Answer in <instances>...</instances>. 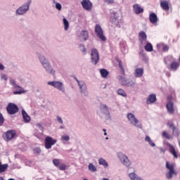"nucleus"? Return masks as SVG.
<instances>
[{"mask_svg":"<svg viewBox=\"0 0 180 180\" xmlns=\"http://www.w3.org/2000/svg\"><path fill=\"white\" fill-rule=\"evenodd\" d=\"M166 168L169 169V172L166 174L167 179H172L174 175H178V172L175 170V164L166 162Z\"/></svg>","mask_w":180,"mask_h":180,"instance_id":"nucleus-1","label":"nucleus"},{"mask_svg":"<svg viewBox=\"0 0 180 180\" xmlns=\"http://www.w3.org/2000/svg\"><path fill=\"white\" fill-rule=\"evenodd\" d=\"M39 60L47 72H49L50 74H54V72H56V71L53 70V68L50 66L49 60H47L44 56H40Z\"/></svg>","mask_w":180,"mask_h":180,"instance_id":"nucleus-2","label":"nucleus"},{"mask_svg":"<svg viewBox=\"0 0 180 180\" xmlns=\"http://www.w3.org/2000/svg\"><path fill=\"white\" fill-rule=\"evenodd\" d=\"M57 143V139H53L50 136H46L44 139V146L46 150H50L54 144Z\"/></svg>","mask_w":180,"mask_h":180,"instance_id":"nucleus-3","label":"nucleus"},{"mask_svg":"<svg viewBox=\"0 0 180 180\" xmlns=\"http://www.w3.org/2000/svg\"><path fill=\"white\" fill-rule=\"evenodd\" d=\"M117 79L120 81L122 85H124L126 86H134L136 85V80H129L126 77L121 75L117 77Z\"/></svg>","mask_w":180,"mask_h":180,"instance_id":"nucleus-4","label":"nucleus"},{"mask_svg":"<svg viewBox=\"0 0 180 180\" xmlns=\"http://www.w3.org/2000/svg\"><path fill=\"white\" fill-rule=\"evenodd\" d=\"M127 119L131 122V124H134V126H136V127H139V129H141L143 127V124L136 118L134 116V114L133 113H128L127 114Z\"/></svg>","mask_w":180,"mask_h":180,"instance_id":"nucleus-5","label":"nucleus"},{"mask_svg":"<svg viewBox=\"0 0 180 180\" xmlns=\"http://www.w3.org/2000/svg\"><path fill=\"white\" fill-rule=\"evenodd\" d=\"M95 33L97 37L100 39V40H101L102 41H106V37H105V35L103 34V30H102V27H101V25H96Z\"/></svg>","mask_w":180,"mask_h":180,"instance_id":"nucleus-6","label":"nucleus"},{"mask_svg":"<svg viewBox=\"0 0 180 180\" xmlns=\"http://www.w3.org/2000/svg\"><path fill=\"white\" fill-rule=\"evenodd\" d=\"M15 137H16V131L15 129L8 130L3 134V139L5 141H11Z\"/></svg>","mask_w":180,"mask_h":180,"instance_id":"nucleus-7","label":"nucleus"},{"mask_svg":"<svg viewBox=\"0 0 180 180\" xmlns=\"http://www.w3.org/2000/svg\"><path fill=\"white\" fill-rule=\"evenodd\" d=\"M6 110L8 115H15L19 112V108L13 103H9L6 107Z\"/></svg>","mask_w":180,"mask_h":180,"instance_id":"nucleus-8","label":"nucleus"},{"mask_svg":"<svg viewBox=\"0 0 180 180\" xmlns=\"http://www.w3.org/2000/svg\"><path fill=\"white\" fill-rule=\"evenodd\" d=\"M91 60L92 64L96 65L99 63V52L96 49H91Z\"/></svg>","mask_w":180,"mask_h":180,"instance_id":"nucleus-9","label":"nucleus"},{"mask_svg":"<svg viewBox=\"0 0 180 180\" xmlns=\"http://www.w3.org/2000/svg\"><path fill=\"white\" fill-rule=\"evenodd\" d=\"M10 84L15 88V89H19L18 91H13L14 95H20L21 94H25V92H26L23 88L16 84L15 79H10Z\"/></svg>","mask_w":180,"mask_h":180,"instance_id":"nucleus-10","label":"nucleus"},{"mask_svg":"<svg viewBox=\"0 0 180 180\" xmlns=\"http://www.w3.org/2000/svg\"><path fill=\"white\" fill-rule=\"evenodd\" d=\"M167 126L170 128L172 129V134L173 136H176V137H179V129L178 127H175V124L172 122H167Z\"/></svg>","mask_w":180,"mask_h":180,"instance_id":"nucleus-11","label":"nucleus"},{"mask_svg":"<svg viewBox=\"0 0 180 180\" xmlns=\"http://www.w3.org/2000/svg\"><path fill=\"white\" fill-rule=\"evenodd\" d=\"M81 4L82 6V8L85 9V11H91L93 5L91 1L83 0Z\"/></svg>","mask_w":180,"mask_h":180,"instance_id":"nucleus-12","label":"nucleus"},{"mask_svg":"<svg viewBox=\"0 0 180 180\" xmlns=\"http://www.w3.org/2000/svg\"><path fill=\"white\" fill-rule=\"evenodd\" d=\"M75 79L77 81L79 86L80 92L82 94H85L86 92V84H85V82H84V81H79L78 80V79L75 77Z\"/></svg>","mask_w":180,"mask_h":180,"instance_id":"nucleus-13","label":"nucleus"},{"mask_svg":"<svg viewBox=\"0 0 180 180\" xmlns=\"http://www.w3.org/2000/svg\"><path fill=\"white\" fill-rule=\"evenodd\" d=\"M29 5H30V3H28L26 6H22L20 7L16 11V13H18V15H24V13H26V12L29 11Z\"/></svg>","mask_w":180,"mask_h":180,"instance_id":"nucleus-14","label":"nucleus"},{"mask_svg":"<svg viewBox=\"0 0 180 180\" xmlns=\"http://www.w3.org/2000/svg\"><path fill=\"white\" fill-rule=\"evenodd\" d=\"M48 85H51V86H54L56 89L63 91V83L60 82H49Z\"/></svg>","mask_w":180,"mask_h":180,"instance_id":"nucleus-15","label":"nucleus"},{"mask_svg":"<svg viewBox=\"0 0 180 180\" xmlns=\"http://www.w3.org/2000/svg\"><path fill=\"white\" fill-rule=\"evenodd\" d=\"M149 20L152 25H157V22H158L157 14H155V13H151L149 15Z\"/></svg>","mask_w":180,"mask_h":180,"instance_id":"nucleus-16","label":"nucleus"},{"mask_svg":"<svg viewBox=\"0 0 180 180\" xmlns=\"http://www.w3.org/2000/svg\"><path fill=\"white\" fill-rule=\"evenodd\" d=\"M119 157H120V161H122L124 165H126L127 167H129V165H130V161L129 160V158H127V156L122 154H120Z\"/></svg>","mask_w":180,"mask_h":180,"instance_id":"nucleus-17","label":"nucleus"},{"mask_svg":"<svg viewBox=\"0 0 180 180\" xmlns=\"http://www.w3.org/2000/svg\"><path fill=\"white\" fill-rule=\"evenodd\" d=\"M133 11L136 15H140V13L144 12V9L139 4H134Z\"/></svg>","mask_w":180,"mask_h":180,"instance_id":"nucleus-18","label":"nucleus"},{"mask_svg":"<svg viewBox=\"0 0 180 180\" xmlns=\"http://www.w3.org/2000/svg\"><path fill=\"white\" fill-rule=\"evenodd\" d=\"M110 20L112 23L115 25V26H119V15L117 13H112V16L111 17Z\"/></svg>","mask_w":180,"mask_h":180,"instance_id":"nucleus-19","label":"nucleus"},{"mask_svg":"<svg viewBox=\"0 0 180 180\" xmlns=\"http://www.w3.org/2000/svg\"><path fill=\"white\" fill-rule=\"evenodd\" d=\"M160 8L163 11H165L166 12H168L169 11V1H160Z\"/></svg>","mask_w":180,"mask_h":180,"instance_id":"nucleus-20","label":"nucleus"},{"mask_svg":"<svg viewBox=\"0 0 180 180\" xmlns=\"http://www.w3.org/2000/svg\"><path fill=\"white\" fill-rule=\"evenodd\" d=\"M166 108L167 109V112L170 113V115H174L175 113V109L174 108V103L173 102H169L167 103Z\"/></svg>","mask_w":180,"mask_h":180,"instance_id":"nucleus-21","label":"nucleus"},{"mask_svg":"<svg viewBox=\"0 0 180 180\" xmlns=\"http://www.w3.org/2000/svg\"><path fill=\"white\" fill-rule=\"evenodd\" d=\"M155 101H157V96H155V94H150L147 98L146 103L148 105H150L151 103H154Z\"/></svg>","mask_w":180,"mask_h":180,"instance_id":"nucleus-22","label":"nucleus"},{"mask_svg":"<svg viewBox=\"0 0 180 180\" xmlns=\"http://www.w3.org/2000/svg\"><path fill=\"white\" fill-rule=\"evenodd\" d=\"M80 39H82V40H84V41H86V40H88L89 37V34L88 33V31L86 30H82L80 32V35H79Z\"/></svg>","mask_w":180,"mask_h":180,"instance_id":"nucleus-23","label":"nucleus"},{"mask_svg":"<svg viewBox=\"0 0 180 180\" xmlns=\"http://www.w3.org/2000/svg\"><path fill=\"white\" fill-rule=\"evenodd\" d=\"M144 74V69L143 68H136L134 72V76L136 78H140L143 77Z\"/></svg>","mask_w":180,"mask_h":180,"instance_id":"nucleus-24","label":"nucleus"},{"mask_svg":"<svg viewBox=\"0 0 180 180\" xmlns=\"http://www.w3.org/2000/svg\"><path fill=\"white\" fill-rule=\"evenodd\" d=\"M179 65H180L179 62L173 61L170 64V70H172V71H176V70H178V68H179Z\"/></svg>","mask_w":180,"mask_h":180,"instance_id":"nucleus-25","label":"nucleus"},{"mask_svg":"<svg viewBox=\"0 0 180 180\" xmlns=\"http://www.w3.org/2000/svg\"><path fill=\"white\" fill-rule=\"evenodd\" d=\"M22 115L24 122L25 123H29L30 122V117L27 115V112H26L25 110H22Z\"/></svg>","mask_w":180,"mask_h":180,"instance_id":"nucleus-26","label":"nucleus"},{"mask_svg":"<svg viewBox=\"0 0 180 180\" xmlns=\"http://www.w3.org/2000/svg\"><path fill=\"white\" fill-rule=\"evenodd\" d=\"M118 67L120 69L122 75H126V72L124 70V68H126V65L123 66V63L122 60H118Z\"/></svg>","mask_w":180,"mask_h":180,"instance_id":"nucleus-27","label":"nucleus"},{"mask_svg":"<svg viewBox=\"0 0 180 180\" xmlns=\"http://www.w3.org/2000/svg\"><path fill=\"white\" fill-rule=\"evenodd\" d=\"M169 147L170 148V153L172 154V155L174 157V158H178V153H176V150H175V148L172 144H169Z\"/></svg>","mask_w":180,"mask_h":180,"instance_id":"nucleus-28","label":"nucleus"},{"mask_svg":"<svg viewBox=\"0 0 180 180\" xmlns=\"http://www.w3.org/2000/svg\"><path fill=\"white\" fill-rule=\"evenodd\" d=\"M140 41H146L147 40V34H146L143 31H141L139 34Z\"/></svg>","mask_w":180,"mask_h":180,"instance_id":"nucleus-29","label":"nucleus"},{"mask_svg":"<svg viewBox=\"0 0 180 180\" xmlns=\"http://www.w3.org/2000/svg\"><path fill=\"white\" fill-rule=\"evenodd\" d=\"M98 164L100 165H103V167H104V168H108V167H109L108 162H106V160H105V159H103L102 158L98 160Z\"/></svg>","mask_w":180,"mask_h":180,"instance_id":"nucleus-30","label":"nucleus"},{"mask_svg":"<svg viewBox=\"0 0 180 180\" xmlns=\"http://www.w3.org/2000/svg\"><path fill=\"white\" fill-rule=\"evenodd\" d=\"M100 74L103 78H107L109 75V72L106 70V69H101Z\"/></svg>","mask_w":180,"mask_h":180,"instance_id":"nucleus-31","label":"nucleus"},{"mask_svg":"<svg viewBox=\"0 0 180 180\" xmlns=\"http://www.w3.org/2000/svg\"><path fill=\"white\" fill-rule=\"evenodd\" d=\"M144 49H145L146 51L151 52V51H153V44H151V43L148 42L145 46Z\"/></svg>","mask_w":180,"mask_h":180,"instance_id":"nucleus-32","label":"nucleus"},{"mask_svg":"<svg viewBox=\"0 0 180 180\" xmlns=\"http://www.w3.org/2000/svg\"><path fill=\"white\" fill-rule=\"evenodd\" d=\"M145 141H147V143H148L151 147H155V143L151 141V138H150V136H146L145 138Z\"/></svg>","mask_w":180,"mask_h":180,"instance_id":"nucleus-33","label":"nucleus"},{"mask_svg":"<svg viewBox=\"0 0 180 180\" xmlns=\"http://www.w3.org/2000/svg\"><path fill=\"white\" fill-rule=\"evenodd\" d=\"M8 164L0 165V174H2V172H5L6 169H8Z\"/></svg>","mask_w":180,"mask_h":180,"instance_id":"nucleus-34","label":"nucleus"},{"mask_svg":"<svg viewBox=\"0 0 180 180\" xmlns=\"http://www.w3.org/2000/svg\"><path fill=\"white\" fill-rule=\"evenodd\" d=\"M117 94H118V95H120L121 96H123L124 98L127 97V94H126V91H124V90H123V89H118Z\"/></svg>","mask_w":180,"mask_h":180,"instance_id":"nucleus-35","label":"nucleus"},{"mask_svg":"<svg viewBox=\"0 0 180 180\" xmlns=\"http://www.w3.org/2000/svg\"><path fill=\"white\" fill-rule=\"evenodd\" d=\"M63 25L65 30H68V27H70V22L66 18H63Z\"/></svg>","mask_w":180,"mask_h":180,"instance_id":"nucleus-36","label":"nucleus"},{"mask_svg":"<svg viewBox=\"0 0 180 180\" xmlns=\"http://www.w3.org/2000/svg\"><path fill=\"white\" fill-rule=\"evenodd\" d=\"M89 169L91 172H95L96 171V167H95V165H94V164L89 163Z\"/></svg>","mask_w":180,"mask_h":180,"instance_id":"nucleus-37","label":"nucleus"},{"mask_svg":"<svg viewBox=\"0 0 180 180\" xmlns=\"http://www.w3.org/2000/svg\"><path fill=\"white\" fill-rule=\"evenodd\" d=\"M162 136L163 137H165V139H167V140L171 139V135H169V134H168V132H167L166 131H162Z\"/></svg>","mask_w":180,"mask_h":180,"instance_id":"nucleus-38","label":"nucleus"},{"mask_svg":"<svg viewBox=\"0 0 180 180\" xmlns=\"http://www.w3.org/2000/svg\"><path fill=\"white\" fill-rule=\"evenodd\" d=\"M52 162H53V165H55V167H57V168L60 165V160H58V159H53Z\"/></svg>","mask_w":180,"mask_h":180,"instance_id":"nucleus-39","label":"nucleus"},{"mask_svg":"<svg viewBox=\"0 0 180 180\" xmlns=\"http://www.w3.org/2000/svg\"><path fill=\"white\" fill-rule=\"evenodd\" d=\"M58 168H59L60 171H65V169H67V166L65 164H60Z\"/></svg>","mask_w":180,"mask_h":180,"instance_id":"nucleus-40","label":"nucleus"},{"mask_svg":"<svg viewBox=\"0 0 180 180\" xmlns=\"http://www.w3.org/2000/svg\"><path fill=\"white\" fill-rule=\"evenodd\" d=\"M70 140V136L68 135H63L61 136L62 141H68Z\"/></svg>","mask_w":180,"mask_h":180,"instance_id":"nucleus-41","label":"nucleus"},{"mask_svg":"<svg viewBox=\"0 0 180 180\" xmlns=\"http://www.w3.org/2000/svg\"><path fill=\"white\" fill-rule=\"evenodd\" d=\"M4 122H5V119L4 118V115L0 113V126L4 124Z\"/></svg>","mask_w":180,"mask_h":180,"instance_id":"nucleus-42","label":"nucleus"},{"mask_svg":"<svg viewBox=\"0 0 180 180\" xmlns=\"http://www.w3.org/2000/svg\"><path fill=\"white\" fill-rule=\"evenodd\" d=\"M80 49H81L82 53H86V49L85 48V46L80 45Z\"/></svg>","mask_w":180,"mask_h":180,"instance_id":"nucleus-43","label":"nucleus"},{"mask_svg":"<svg viewBox=\"0 0 180 180\" xmlns=\"http://www.w3.org/2000/svg\"><path fill=\"white\" fill-rule=\"evenodd\" d=\"M101 109H105V110H109V108H108V105L105 104H101Z\"/></svg>","mask_w":180,"mask_h":180,"instance_id":"nucleus-44","label":"nucleus"},{"mask_svg":"<svg viewBox=\"0 0 180 180\" xmlns=\"http://www.w3.org/2000/svg\"><path fill=\"white\" fill-rule=\"evenodd\" d=\"M104 2H105L108 5H112V4L115 3V1H113V0H105Z\"/></svg>","mask_w":180,"mask_h":180,"instance_id":"nucleus-45","label":"nucleus"},{"mask_svg":"<svg viewBox=\"0 0 180 180\" xmlns=\"http://www.w3.org/2000/svg\"><path fill=\"white\" fill-rule=\"evenodd\" d=\"M162 50L163 51H168V50H169V46L168 45H164Z\"/></svg>","mask_w":180,"mask_h":180,"instance_id":"nucleus-46","label":"nucleus"},{"mask_svg":"<svg viewBox=\"0 0 180 180\" xmlns=\"http://www.w3.org/2000/svg\"><path fill=\"white\" fill-rule=\"evenodd\" d=\"M56 9H58V11H61V4H59V3H57V4H56Z\"/></svg>","mask_w":180,"mask_h":180,"instance_id":"nucleus-47","label":"nucleus"},{"mask_svg":"<svg viewBox=\"0 0 180 180\" xmlns=\"http://www.w3.org/2000/svg\"><path fill=\"white\" fill-rule=\"evenodd\" d=\"M58 123H60V124H63V119L60 117V116L57 117Z\"/></svg>","mask_w":180,"mask_h":180,"instance_id":"nucleus-48","label":"nucleus"},{"mask_svg":"<svg viewBox=\"0 0 180 180\" xmlns=\"http://www.w3.org/2000/svg\"><path fill=\"white\" fill-rule=\"evenodd\" d=\"M1 79H4V81H8V77L6 75H3L1 76Z\"/></svg>","mask_w":180,"mask_h":180,"instance_id":"nucleus-49","label":"nucleus"},{"mask_svg":"<svg viewBox=\"0 0 180 180\" xmlns=\"http://www.w3.org/2000/svg\"><path fill=\"white\" fill-rule=\"evenodd\" d=\"M35 151L37 154H40V153H41V150H40V148H37L35 149Z\"/></svg>","mask_w":180,"mask_h":180,"instance_id":"nucleus-50","label":"nucleus"},{"mask_svg":"<svg viewBox=\"0 0 180 180\" xmlns=\"http://www.w3.org/2000/svg\"><path fill=\"white\" fill-rule=\"evenodd\" d=\"M0 70H5V67L4 66V65H2V63H0Z\"/></svg>","mask_w":180,"mask_h":180,"instance_id":"nucleus-51","label":"nucleus"},{"mask_svg":"<svg viewBox=\"0 0 180 180\" xmlns=\"http://www.w3.org/2000/svg\"><path fill=\"white\" fill-rule=\"evenodd\" d=\"M141 54L142 57H146V54L145 53H141Z\"/></svg>","mask_w":180,"mask_h":180,"instance_id":"nucleus-52","label":"nucleus"},{"mask_svg":"<svg viewBox=\"0 0 180 180\" xmlns=\"http://www.w3.org/2000/svg\"><path fill=\"white\" fill-rule=\"evenodd\" d=\"M103 180H109L108 178H103Z\"/></svg>","mask_w":180,"mask_h":180,"instance_id":"nucleus-53","label":"nucleus"},{"mask_svg":"<svg viewBox=\"0 0 180 180\" xmlns=\"http://www.w3.org/2000/svg\"><path fill=\"white\" fill-rule=\"evenodd\" d=\"M104 136H108V133L104 132Z\"/></svg>","mask_w":180,"mask_h":180,"instance_id":"nucleus-54","label":"nucleus"},{"mask_svg":"<svg viewBox=\"0 0 180 180\" xmlns=\"http://www.w3.org/2000/svg\"><path fill=\"white\" fill-rule=\"evenodd\" d=\"M103 131H104V133L106 132V129H103Z\"/></svg>","mask_w":180,"mask_h":180,"instance_id":"nucleus-55","label":"nucleus"},{"mask_svg":"<svg viewBox=\"0 0 180 180\" xmlns=\"http://www.w3.org/2000/svg\"><path fill=\"white\" fill-rule=\"evenodd\" d=\"M37 126H38V127H40V124H37Z\"/></svg>","mask_w":180,"mask_h":180,"instance_id":"nucleus-56","label":"nucleus"},{"mask_svg":"<svg viewBox=\"0 0 180 180\" xmlns=\"http://www.w3.org/2000/svg\"><path fill=\"white\" fill-rule=\"evenodd\" d=\"M0 180H4V177H0Z\"/></svg>","mask_w":180,"mask_h":180,"instance_id":"nucleus-57","label":"nucleus"},{"mask_svg":"<svg viewBox=\"0 0 180 180\" xmlns=\"http://www.w3.org/2000/svg\"><path fill=\"white\" fill-rule=\"evenodd\" d=\"M179 61L180 62V56H179Z\"/></svg>","mask_w":180,"mask_h":180,"instance_id":"nucleus-58","label":"nucleus"},{"mask_svg":"<svg viewBox=\"0 0 180 180\" xmlns=\"http://www.w3.org/2000/svg\"><path fill=\"white\" fill-rule=\"evenodd\" d=\"M8 180H15V179H9Z\"/></svg>","mask_w":180,"mask_h":180,"instance_id":"nucleus-59","label":"nucleus"},{"mask_svg":"<svg viewBox=\"0 0 180 180\" xmlns=\"http://www.w3.org/2000/svg\"><path fill=\"white\" fill-rule=\"evenodd\" d=\"M173 101H175V97L173 98Z\"/></svg>","mask_w":180,"mask_h":180,"instance_id":"nucleus-60","label":"nucleus"},{"mask_svg":"<svg viewBox=\"0 0 180 180\" xmlns=\"http://www.w3.org/2000/svg\"><path fill=\"white\" fill-rule=\"evenodd\" d=\"M108 139H109V138H108V137L105 138L106 140H108Z\"/></svg>","mask_w":180,"mask_h":180,"instance_id":"nucleus-61","label":"nucleus"},{"mask_svg":"<svg viewBox=\"0 0 180 180\" xmlns=\"http://www.w3.org/2000/svg\"><path fill=\"white\" fill-rule=\"evenodd\" d=\"M1 165V162H0V165Z\"/></svg>","mask_w":180,"mask_h":180,"instance_id":"nucleus-62","label":"nucleus"}]
</instances>
